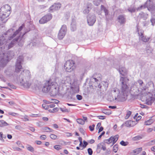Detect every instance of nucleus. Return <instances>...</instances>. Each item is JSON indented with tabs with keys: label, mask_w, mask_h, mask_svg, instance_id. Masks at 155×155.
Masks as SVG:
<instances>
[{
	"label": "nucleus",
	"mask_w": 155,
	"mask_h": 155,
	"mask_svg": "<svg viewBox=\"0 0 155 155\" xmlns=\"http://www.w3.org/2000/svg\"><path fill=\"white\" fill-rule=\"evenodd\" d=\"M129 81L127 77H121L119 81L120 91L117 88H114L111 91L112 96L114 97L115 99L117 97L121 101H124L127 99V96L129 91V87L127 83Z\"/></svg>",
	"instance_id": "f257e3e1"
},
{
	"label": "nucleus",
	"mask_w": 155,
	"mask_h": 155,
	"mask_svg": "<svg viewBox=\"0 0 155 155\" xmlns=\"http://www.w3.org/2000/svg\"><path fill=\"white\" fill-rule=\"evenodd\" d=\"M31 77L30 71L28 70H24L19 76V80L21 85L25 88H28L32 84L30 80Z\"/></svg>",
	"instance_id": "7ed1b4c3"
},
{
	"label": "nucleus",
	"mask_w": 155,
	"mask_h": 155,
	"mask_svg": "<svg viewBox=\"0 0 155 155\" xmlns=\"http://www.w3.org/2000/svg\"><path fill=\"white\" fill-rule=\"evenodd\" d=\"M97 117L99 119L104 120L105 118V117L103 116H97Z\"/></svg>",
	"instance_id": "052dcab7"
},
{
	"label": "nucleus",
	"mask_w": 155,
	"mask_h": 155,
	"mask_svg": "<svg viewBox=\"0 0 155 155\" xmlns=\"http://www.w3.org/2000/svg\"><path fill=\"white\" fill-rule=\"evenodd\" d=\"M8 125V124L3 120H0V127H2L3 126H7Z\"/></svg>",
	"instance_id": "c756f323"
},
{
	"label": "nucleus",
	"mask_w": 155,
	"mask_h": 155,
	"mask_svg": "<svg viewBox=\"0 0 155 155\" xmlns=\"http://www.w3.org/2000/svg\"><path fill=\"white\" fill-rule=\"evenodd\" d=\"M53 82L51 80L46 81L42 86V92L45 93L49 92Z\"/></svg>",
	"instance_id": "6e6552de"
},
{
	"label": "nucleus",
	"mask_w": 155,
	"mask_h": 155,
	"mask_svg": "<svg viewBox=\"0 0 155 155\" xmlns=\"http://www.w3.org/2000/svg\"><path fill=\"white\" fill-rule=\"evenodd\" d=\"M11 9V8L10 6L8 5H5L2 7L0 9V12H8L10 14V11Z\"/></svg>",
	"instance_id": "f3484780"
},
{
	"label": "nucleus",
	"mask_w": 155,
	"mask_h": 155,
	"mask_svg": "<svg viewBox=\"0 0 155 155\" xmlns=\"http://www.w3.org/2000/svg\"><path fill=\"white\" fill-rule=\"evenodd\" d=\"M42 107L45 110L48 109L49 108L48 105H47L46 104H43L42 105Z\"/></svg>",
	"instance_id": "864d4df0"
},
{
	"label": "nucleus",
	"mask_w": 155,
	"mask_h": 155,
	"mask_svg": "<svg viewBox=\"0 0 155 155\" xmlns=\"http://www.w3.org/2000/svg\"><path fill=\"white\" fill-rule=\"evenodd\" d=\"M15 128L16 129L20 130L21 128V127L19 125H17L15 126Z\"/></svg>",
	"instance_id": "774afa93"
},
{
	"label": "nucleus",
	"mask_w": 155,
	"mask_h": 155,
	"mask_svg": "<svg viewBox=\"0 0 155 155\" xmlns=\"http://www.w3.org/2000/svg\"><path fill=\"white\" fill-rule=\"evenodd\" d=\"M67 80V78H66L64 79V80H62L61 81V83L65 85L66 86H67V85L70 84V83L69 82L66 81V80Z\"/></svg>",
	"instance_id": "c9c22d12"
},
{
	"label": "nucleus",
	"mask_w": 155,
	"mask_h": 155,
	"mask_svg": "<svg viewBox=\"0 0 155 155\" xmlns=\"http://www.w3.org/2000/svg\"><path fill=\"white\" fill-rule=\"evenodd\" d=\"M136 83L137 84H139L138 88L140 90V92H141L143 94H144L147 92H149L150 89H151L150 87H148V86L150 85H152V87L153 88V83L152 82L148 83L145 85L142 80L139 79L137 81Z\"/></svg>",
	"instance_id": "20e7f679"
},
{
	"label": "nucleus",
	"mask_w": 155,
	"mask_h": 155,
	"mask_svg": "<svg viewBox=\"0 0 155 155\" xmlns=\"http://www.w3.org/2000/svg\"><path fill=\"white\" fill-rule=\"evenodd\" d=\"M8 86H10V87L12 88L13 89H15L16 88V87L15 85H14L13 84H11L10 83H8Z\"/></svg>",
	"instance_id": "5fc2aeb1"
},
{
	"label": "nucleus",
	"mask_w": 155,
	"mask_h": 155,
	"mask_svg": "<svg viewBox=\"0 0 155 155\" xmlns=\"http://www.w3.org/2000/svg\"><path fill=\"white\" fill-rule=\"evenodd\" d=\"M102 1V0H94L93 3L95 5L98 6L100 5Z\"/></svg>",
	"instance_id": "e433bc0d"
},
{
	"label": "nucleus",
	"mask_w": 155,
	"mask_h": 155,
	"mask_svg": "<svg viewBox=\"0 0 155 155\" xmlns=\"http://www.w3.org/2000/svg\"><path fill=\"white\" fill-rule=\"evenodd\" d=\"M42 120L45 121H47L48 120V119L47 117H42Z\"/></svg>",
	"instance_id": "338daca9"
},
{
	"label": "nucleus",
	"mask_w": 155,
	"mask_h": 155,
	"mask_svg": "<svg viewBox=\"0 0 155 155\" xmlns=\"http://www.w3.org/2000/svg\"><path fill=\"white\" fill-rule=\"evenodd\" d=\"M0 140L2 141V142H4V139H3L2 133V132H0Z\"/></svg>",
	"instance_id": "6e6d98bb"
},
{
	"label": "nucleus",
	"mask_w": 155,
	"mask_h": 155,
	"mask_svg": "<svg viewBox=\"0 0 155 155\" xmlns=\"http://www.w3.org/2000/svg\"><path fill=\"white\" fill-rule=\"evenodd\" d=\"M50 137L51 139L53 140L56 139L57 137V136L54 134H51Z\"/></svg>",
	"instance_id": "603ef678"
},
{
	"label": "nucleus",
	"mask_w": 155,
	"mask_h": 155,
	"mask_svg": "<svg viewBox=\"0 0 155 155\" xmlns=\"http://www.w3.org/2000/svg\"><path fill=\"white\" fill-rule=\"evenodd\" d=\"M117 19L118 22L120 24H124L126 21V19L125 15H119Z\"/></svg>",
	"instance_id": "a211bd4d"
},
{
	"label": "nucleus",
	"mask_w": 155,
	"mask_h": 155,
	"mask_svg": "<svg viewBox=\"0 0 155 155\" xmlns=\"http://www.w3.org/2000/svg\"><path fill=\"white\" fill-rule=\"evenodd\" d=\"M27 149L31 152H33L34 150V148L30 145H28L27 147Z\"/></svg>",
	"instance_id": "79ce46f5"
},
{
	"label": "nucleus",
	"mask_w": 155,
	"mask_h": 155,
	"mask_svg": "<svg viewBox=\"0 0 155 155\" xmlns=\"http://www.w3.org/2000/svg\"><path fill=\"white\" fill-rule=\"evenodd\" d=\"M40 138L42 140H45L46 138V136L45 135H43L40 136Z\"/></svg>",
	"instance_id": "680f3d73"
},
{
	"label": "nucleus",
	"mask_w": 155,
	"mask_h": 155,
	"mask_svg": "<svg viewBox=\"0 0 155 155\" xmlns=\"http://www.w3.org/2000/svg\"><path fill=\"white\" fill-rule=\"evenodd\" d=\"M116 99H115V98H114V97L112 96L109 95L108 96L107 98V100L111 102L114 101V100H116Z\"/></svg>",
	"instance_id": "473e14b6"
},
{
	"label": "nucleus",
	"mask_w": 155,
	"mask_h": 155,
	"mask_svg": "<svg viewBox=\"0 0 155 155\" xmlns=\"http://www.w3.org/2000/svg\"><path fill=\"white\" fill-rule=\"evenodd\" d=\"M23 58L22 56H19L17 60V61L15 64V71L17 72H18L22 68L21 65V63L23 61Z\"/></svg>",
	"instance_id": "9b49d317"
},
{
	"label": "nucleus",
	"mask_w": 155,
	"mask_h": 155,
	"mask_svg": "<svg viewBox=\"0 0 155 155\" xmlns=\"http://www.w3.org/2000/svg\"><path fill=\"white\" fill-rule=\"evenodd\" d=\"M60 110L63 112H69L70 111V110L68 109L65 107L63 108H60Z\"/></svg>",
	"instance_id": "ea45409f"
},
{
	"label": "nucleus",
	"mask_w": 155,
	"mask_h": 155,
	"mask_svg": "<svg viewBox=\"0 0 155 155\" xmlns=\"http://www.w3.org/2000/svg\"><path fill=\"white\" fill-rule=\"evenodd\" d=\"M51 86L49 92L51 96H55L59 93L58 87L57 85V83L54 82H53Z\"/></svg>",
	"instance_id": "1a4fd4ad"
},
{
	"label": "nucleus",
	"mask_w": 155,
	"mask_h": 155,
	"mask_svg": "<svg viewBox=\"0 0 155 155\" xmlns=\"http://www.w3.org/2000/svg\"><path fill=\"white\" fill-rule=\"evenodd\" d=\"M130 91L132 92V93H133L135 95H138L139 94H142L141 92H140V90H139L138 88H137L135 86H134L131 87Z\"/></svg>",
	"instance_id": "dca6fc26"
},
{
	"label": "nucleus",
	"mask_w": 155,
	"mask_h": 155,
	"mask_svg": "<svg viewBox=\"0 0 155 155\" xmlns=\"http://www.w3.org/2000/svg\"><path fill=\"white\" fill-rule=\"evenodd\" d=\"M24 25L22 24L18 30H17L11 36L9 37L5 44V46L7 49H9L14 46L16 44L18 43L19 46L23 45L24 42L23 36L24 35L30 31L29 29L27 31H25V33L21 36V35H19L18 33L23 28Z\"/></svg>",
	"instance_id": "f03ea898"
},
{
	"label": "nucleus",
	"mask_w": 155,
	"mask_h": 155,
	"mask_svg": "<svg viewBox=\"0 0 155 155\" xmlns=\"http://www.w3.org/2000/svg\"><path fill=\"white\" fill-rule=\"evenodd\" d=\"M153 121L152 120L150 119L145 122V124L146 125H149L151 124Z\"/></svg>",
	"instance_id": "58836bf2"
},
{
	"label": "nucleus",
	"mask_w": 155,
	"mask_h": 155,
	"mask_svg": "<svg viewBox=\"0 0 155 155\" xmlns=\"http://www.w3.org/2000/svg\"><path fill=\"white\" fill-rule=\"evenodd\" d=\"M54 147L55 149L57 150H59L61 149V146L59 145L54 146Z\"/></svg>",
	"instance_id": "de8ad7c7"
},
{
	"label": "nucleus",
	"mask_w": 155,
	"mask_h": 155,
	"mask_svg": "<svg viewBox=\"0 0 155 155\" xmlns=\"http://www.w3.org/2000/svg\"><path fill=\"white\" fill-rule=\"evenodd\" d=\"M92 6V5L91 4L88 3L87 4V8L83 11V12L84 13L86 14H88L90 10L91 9Z\"/></svg>",
	"instance_id": "4be33fe9"
},
{
	"label": "nucleus",
	"mask_w": 155,
	"mask_h": 155,
	"mask_svg": "<svg viewBox=\"0 0 155 155\" xmlns=\"http://www.w3.org/2000/svg\"><path fill=\"white\" fill-rule=\"evenodd\" d=\"M118 145L116 144L113 147V150L115 153H116L118 150Z\"/></svg>",
	"instance_id": "a18cd8bd"
},
{
	"label": "nucleus",
	"mask_w": 155,
	"mask_h": 155,
	"mask_svg": "<svg viewBox=\"0 0 155 155\" xmlns=\"http://www.w3.org/2000/svg\"><path fill=\"white\" fill-rule=\"evenodd\" d=\"M77 99L79 100H81L82 99V97L81 95L78 94L76 95Z\"/></svg>",
	"instance_id": "bf43d9fd"
},
{
	"label": "nucleus",
	"mask_w": 155,
	"mask_h": 155,
	"mask_svg": "<svg viewBox=\"0 0 155 155\" xmlns=\"http://www.w3.org/2000/svg\"><path fill=\"white\" fill-rule=\"evenodd\" d=\"M90 81L92 82H93L94 83H97L98 80L96 78H94L93 77H92L90 79Z\"/></svg>",
	"instance_id": "a19ab883"
},
{
	"label": "nucleus",
	"mask_w": 155,
	"mask_h": 155,
	"mask_svg": "<svg viewBox=\"0 0 155 155\" xmlns=\"http://www.w3.org/2000/svg\"><path fill=\"white\" fill-rule=\"evenodd\" d=\"M13 29H10L7 31L6 34H8L9 32H12L13 31Z\"/></svg>",
	"instance_id": "69168bd1"
},
{
	"label": "nucleus",
	"mask_w": 155,
	"mask_h": 155,
	"mask_svg": "<svg viewBox=\"0 0 155 155\" xmlns=\"http://www.w3.org/2000/svg\"><path fill=\"white\" fill-rule=\"evenodd\" d=\"M119 71L120 74L123 76H125L127 72V70L123 67L119 68Z\"/></svg>",
	"instance_id": "aec40b11"
},
{
	"label": "nucleus",
	"mask_w": 155,
	"mask_h": 155,
	"mask_svg": "<svg viewBox=\"0 0 155 155\" xmlns=\"http://www.w3.org/2000/svg\"><path fill=\"white\" fill-rule=\"evenodd\" d=\"M147 8L148 10L150 12L152 15L155 16V5H153V2L151 0H147L144 4L138 8L137 10H140Z\"/></svg>",
	"instance_id": "39448f33"
},
{
	"label": "nucleus",
	"mask_w": 155,
	"mask_h": 155,
	"mask_svg": "<svg viewBox=\"0 0 155 155\" xmlns=\"http://www.w3.org/2000/svg\"><path fill=\"white\" fill-rule=\"evenodd\" d=\"M58 108L56 107V108H54L52 110L50 111V110H49V111L51 112H54L58 111Z\"/></svg>",
	"instance_id": "13d9d810"
},
{
	"label": "nucleus",
	"mask_w": 155,
	"mask_h": 155,
	"mask_svg": "<svg viewBox=\"0 0 155 155\" xmlns=\"http://www.w3.org/2000/svg\"><path fill=\"white\" fill-rule=\"evenodd\" d=\"M71 26V29L72 31H74L76 30V23L75 20L74 19L72 20Z\"/></svg>",
	"instance_id": "bb28decb"
},
{
	"label": "nucleus",
	"mask_w": 155,
	"mask_h": 155,
	"mask_svg": "<svg viewBox=\"0 0 155 155\" xmlns=\"http://www.w3.org/2000/svg\"><path fill=\"white\" fill-rule=\"evenodd\" d=\"M142 150V147L137 148L134 150V152L137 154L139 153Z\"/></svg>",
	"instance_id": "f704fd0d"
},
{
	"label": "nucleus",
	"mask_w": 155,
	"mask_h": 155,
	"mask_svg": "<svg viewBox=\"0 0 155 155\" xmlns=\"http://www.w3.org/2000/svg\"><path fill=\"white\" fill-rule=\"evenodd\" d=\"M147 14H145L142 12H141L139 13L138 16V17L140 18H143V20H145L147 19Z\"/></svg>",
	"instance_id": "393cba45"
},
{
	"label": "nucleus",
	"mask_w": 155,
	"mask_h": 155,
	"mask_svg": "<svg viewBox=\"0 0 155 155\" xmlns=\"http://www.w3.org/2000/svg\"><path fill=\"white\" fill-rule=\"evenodd\" d=\"M150 21L152 23V25L153 26L155 25V18H153V17H152L150 19Z\"/></svg>",
	"instance_id": "09e8293b"
},
{
	"label": "nucleus",
	"mask_w": 155,
	"mask_h": 155,
	"mask_svg": "<svg viewBox=\"0 0 155 155\" xmlns=\"http://www.w3.org/2000/svg\"><path fill=\"white\" fill-rule=\"evenodd\" d=\"M3 55L2 61H3L4 63H5L13 57L14 55V53L13 51H9L6 53H3Z\"/></svg>",
	"instance_id": "9d476101"
},
{
	"label": "nucleus",
	"mask_w": 155,
	"mask_h": 155,
	"mask_svg": "<svg viewBox=\"0 0 155 155\" xmlns=\"http://www.w3.org/2000/svg\"><path fill=\"white\" fill-rule=\"evenodd\" d=\"M142 138V137L139 135L133 137L132 138V140L133 141H137L140 140Z\"/></svg>",
	"instance_id": "4c0bfd02"
},
{
	"label": "nucleus",
	"mask_w": 155,
	"mask_h": 155,
	"mask_svg": "<svg viewBox=\"0 0 155 155\" xmlns=\"http://www.w3.org/2000/svg\"><path fill=\"white\" fill-rule=\"evenodd\" d=\"M52 18V15L50 14H48L42 17L39 20L40 24H43L47 23Z\"/></svg>",
	"instance_id": "ddd939ff"
},
{
	"label": "nucleus",
	"mask_w": 155,
	"mask_h": 155,
	"mask_svg": "<svg viewBox=\"0 0 155 155\" xmlns=\"http://www.w3.org/2000/svg\"><path fill=\"white\" fill-rule=\"evenodd\" d=\"M14 71L11 69H8L5 71V73L8 77H11L13 75Z\"/></svg>",
	"instance_id": "a878e982"
},
{
	"label": "nucleus",
	"mask_w": 155,
	"mask_h": 155,
	"mask_svg": "<svg viewBox=\"0 0 155 155\" xmlns=\"http://www.w3.org/2000/svg\"><path fill=\"white\" fill-rule=\"evenodd\" d=\"M112 139V137H111L108 139L104 140V142L107 144H109L112 142L113 143Z\"/></svg>",
	"instance_id": "2f4dec72"
},
{
	"label": "nucleus",
	"mask_w": 155,
	"mask_h": 155,
	"mask_svg": "<svg viewBox=\"0 0 155 155\" xmlns=\"http://www.w3.org/2000/svg\"><path fill=\"white\" fill-rule=\"evenodd\" d=\"M101 9L102 10H103L105 13V15L106 19L108 20V12L107 9L104 5H102L101 6Z\"/></svg>",
	"instance_id": "5701e85b"
},
{
	"label": "nucleus",
	"mask_w": 155,
	"mask_h": 155,
	"mask_svg": "<svg viewBox=\"0 0 155 155\" xmlns=\"http://www.w3.org/2000/svg\"><path fill=\"white\" fill-rule=\"evenodd\" d=\"M120 143L122 146H126L128 144V143L127 142H125L124 141L122 140L120 142Z\"/></svg>",
	"instance_id": "49530a36"
},
{
	"label": "nucleus",
	"mask_w": 155,
	"mask_h": 155,
	"mask_svg": "<svg viewBox=\"0 0 155 155\" xmlns=\"http://www.w3.org/2000/svg\"><path fill=\"white\" fill-rule=\"evenodd\" d=\"M153 90L154 88H153L152 89H150L149 92H147L145 93L146 94L148 93L146 96L145 99L146 104L148 105H151L155 100V94L152 93Z\"/></svg>",
	"instance_id": "423d86ee"
},
{
	"label": "nucleus",
	"mask_w": 155,
	"mask_h": 155,
	"mask_svg": "<svg viewBox=\"0 0 155 155\" xmlns=\"http://www.w3.org/2000/svg\"><path fill=\"white\" fill-rule=\"evenodd\" d=\"M61 6V5L59 3H55L50 7L49 9L50 11L58 10L60 8Z\"/></svg>",
	"instance_id": "6ab92c4d"
},
{
	"label": "nucleus",
	"mask_w": 155,
	"mask_h": 155,
	"mask_svg": "<svg viewBox=\"0 0 155 155\" xmlns=\"http://www.w3.org/2000/svg\"><path fill=\"white\" fill-rule=\"evenodd\" d=\"M143 41L145 42H147L150 39V37H147L146 36L141 35V37L140 38Z\"/></svg>",
	"instance_id": "cd10ccee"
},
{
	"label": "nucleus",
	"mask_w": 155,
	"mask_h": 155,
	"mask_svg": "<svg viewBox=\"0 0 155 155\" xmlns=\"http://www.w3.org/2000/svg\"><path fill=\"white\" fill-rule=\"evenodd\" d=\"M131 114V112L130 111H127L126 116L125 117V118L126 119H127L130 117Z\"/></svg>",
	"instance_id": "37998d69"
},
{
	"label": "nucleus",
	"mask_w": 155,
	"mask_h": 155,
	"mask_svg": "<svg viewBox=\"0 0 155 155\" xmlns=\"http://www.w3.org/2000/svg\"><path fill=\"white\" fill-rule=\"evenodd\" d=\"M96 21V17L95 15H89L87 17V21L88 24L90 26H92L94 23Z\"/></svg>",
	"instance_id": "4468645a"
},
{
	"label": "nucleus",
	"mask_w": 155,
	"mask_h": 155,
	"mask_svg": "<svg viewBox=\"0 0 155 155\" xmlns=\"http://www.w3.org/2000/svg\"><path fill=\"white\" fill-rule=\"evenodd\" d=\"M118 135H116L114 137H112L113 144L112 146L115 144L118 140Z\"/></svg>",
	"instance_id": "c85d7f7f"
},
{
	"label": "nucleus",
	"mask_w": 155,
	"mask_h": 155,
	"mask_svg": "<svg viewBox=\"0 0 155 155\" xmlns=\"http://www.w3.org/2000/svg\"><path fill=\"white\" fill-rule=\"evenodd\" d=\"M42 129L46 132H51L53 131V130L52 129L47 127H43L42 128Z\"/></svg>",
	"instance_id": "7c9ffc66"
},
{
	"label": "nucleus",
	"mask_w": 155,
	"mask_h": 155,
	"mask_svg": "<svg viewBox=\"0 0 155 155\" xmlns=\"http://www.w3.org/2000/svg\"><path fill=\"white\" fill-rule=\"evenodd\" d=\"M135 123V121L131 120H127L125 122V123L123 124L121 126V128H122L124 126H125L127 127H130L133 126L136 124Z\"/></svg>",
	"instance_id": "2eb2a0df"
},
{
	"label": "nucleus",
	"mask_w": 155,
	"mask_h": 155,
	"mask_svg": "<svg viewBox=\"0 0 155 155\" xmlns=\"http://www.w3.org/2000/svg\"><path fill=\"white\" fill-rule=\"evenodd\" d=\"M77 122L78 124L81 125H84L85 123V121L81 119H77Z\"/></svg>",
	"instance_id": "72a5a7b5"
},
{
	"label": "nucleus",
	"mask_w": 155,
	"mask_h": 155,
	"mask_svg": "<svg viewBox=\"0 0 155 155\" xmlns=\"http://www.w3.org/2000/svg\"><path fill=\"white\" fill-rule=\"evenodd\" d=\"M102 145L101 143H100L97 144V149H99L101 147Z\"/></svg>",
	"instance_id": "e2e57ef3"
},
{
	"label": "nucleus",
	"mask_w": 155,
	"mask_h": 155,
	"mask_svg": "<svg viewBox=\"0 0 155 155\" xmlns=\"http://www.w3.org/2000/svg\"><path fill=\"white\" fill-rule=\"evenodd\" d=\"M67 31V28L66 25L62 26L58 34V37L59 39H62L65 36Z\"/></svg>",
	"instance_id": "f8f14e48"
},
{
	"label": "nucleus",
	"mask_w": 155,
	"mask_h": 155,
	"mask_svg": "<svg viewBox=\"0 0 155 155\" xmlns=\"http://www.w3.org/2000/svg\"><path fill=\"white\" fill-rule=\"evenodd\" d=\"M87 152L89 155H92L93 153V150L91 148H89L88 149Z\"/></svg>",
	"instance_id": "3c124183"
},
{
	"label": "nucleus",
	"mask_w": 155,
	"mask_h": 155,
	"mask_svg": "<svg viewBox=\"0 0 155 155\" xmlns=\"http://www.w3.org/2000/svg\"><path fill=\"white\" fill-rule=\"evenodd\" d=\"M9 14H10L8 12L5 13V12H0V18L2 20L8 17L9 15Z\"/></svg>",
	"instance_id": "412c9836"
},
{
	"label": "nucleus",
	"mask_w": 155,
	"mask_h": 155,
	"mask_svg": "<svg viewBox=\"0 0 155 155\" xmlns=\"http://www.w3.org/2000/svg\"><path fill=\"white\" fill-rule=\"evenodd\" d=\"M137 31L138 32V34L139 36L140 37L139 38L141 37V35H143V32L142 31H140V32L139 31V29L137 28Z\"/></svg>",
	"instance_id": "c03bdc74"
},
{
	"label": "nucleus",
	"mask_w": 155,
	"mask_h": 155,
	"mask_svg": "<svg viewBox=\"0 0 155 155\" xmlns=\"http://www.w3.org/2000/svg\"><path fill=\"white\" fill-rule=\"evenodd\" d=\"M7 40L5 37L4 36H1L0 37V45H5Z\"/></svg>",
	"instance_id": "b1692460"
},
{
	"label": "nucleus",
	"mask_w": 155,
	"mask_h": 155,
	"mask_svg": "<svg viewBox=\"0 0 155 155\" xmlns=\"http://www.w3.org/2000/svg\"><path fill=\"white\" fill-rule=\"evenodd\" d=\"M0 78L1 79L2 81H3L4 82H5V80L3 76L2 75H0Z\"/></svg>",
	"instance_id": "0e129e2a"
},
{
	"label": "nucleus",
	"mask_w": 155,
	"mask_h": 155,
	"mask_svg": "<svg viewBox=\"0 0 155 155\" xmlns=\"http://www.w3.org/2000/svg\"><path fill=\"white\" fill-rule=\"evenodd\" d=\"M128 11L129 12L132 13L135 12V9L134 8H129L128 9Z\"/></svg>",
	"instance_id": "4d7b16f0"
},
{
	"label": "nucleus",
	"mask_w": 155,
	"mask_h": 155,
	"mask_svg": "<svg viewBox=\"0 0 155 155\" xmlns=\"http://www.w3.org/2000/svg\"><path fill=\"white\" fill-rule=\"evenodd\" d=\"M74 63L72 60L67 61L64 64V68L66 71L68 72L72 71L74 68Z\"/></svg>",
	"instance_id": "0eeeda50"
},
{
	"label": "nucleus",
	"mask_w": 155,
	"mask_h": 155,
	"mask_svg": "<svg viewBox=\"0 0 155 155\" xmlns=\"http://www.w3.org/2000/svg\"><path fill=\"white\" fill-rule=\"evenodd\" d=\"M84 75L83 73L81 71H79L77 74V75L80 78H81Z\"/></svg>",
	"instance_id": "8fccbe9b"
}]
</instances>
